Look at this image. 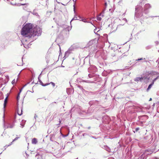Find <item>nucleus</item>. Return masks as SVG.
<instances>
[{"instance_id":"7","label":"nucleus","mask_w":159,"mask_h":159,"mask_svg":"<svg viewBox=\"0 0 159 159\" xmlns=\"http://www.w3.org/2000/svg\"><path fill=\"white\" fill-rule=\"evenodd\" d=\"M73 50V48H70L69 49L66 51L65 54V56L64 57V58H65L64 59H66V57H67L69 54Z\"/></svg>"},{"instance_id":"18","label":"nucleus","mask_w":159,"mask_h":159,"mask_svg":"<svg viewBox=\"0 0 159 159\" xmlns=\"http://www.w3.org/2000/svg\"><path fill=\"white\" fill-rule=\"evenodd\" d=\"M93 40H91V41H89L88 43V45L89 46L91 45L92 44H93Z\"/></svg>"},{"instance_id":"23","label":"nucleus","mask_w":159,"mask_h":159,"mask_svg":"<svg viewBox=\"0 0 159 159\" xmlns=\"http://www.w3.org/2000/svg\"><path fill=\"white\" fill-rule=\"evenodd\" d=\"M143 60V62H146V61L145 60V58H144V59H142V58H140V59H139L137 60H136L137 61H140V60Z\"/></svg>"},{"instance_id":"22","label":"nucleus","mask_w":159,"mask_h":159,"mask_svg":"<svg viewBox=\"0 0 159 159\" xmlns=\"http://www.w3.org/2000/svg\"><path fill=\"white\" fill-rule=\"evenodd\" d=\"M140 129V128L139 127L137 128H135V130L134 131V132L135 133V132H138Z\"/></svg>"},{"instance_id":"5","label":"nucleus","mask_w":159,"mask_h":159,"mask_svg":"<svg viewBox=\"0 0 159 159\" xmlns=\"http://www.w3.org/2000/svg\"><path fill=\"white\" fill-rule=\"evenodd\" d=\"M149 74H151V75H157V77L153 80L152 83L148 86L147 89V91L149 90L151 88L152 86L154 84V82L156 81L157 79L159 78V74H158L156 72L152 71L150 72Z\"/></svg>"},{"instance_id":"8","label":"nucleus","mask_w":159,"mask_h":159,"mask_svg":"<svg viewBox=\"0 0 159 159\" xmlns=\"http://www.w3.org/2000/svg\"><path fill=\"white\" fill-rule=\"evenodd\" d=\"M147 152H144L138 158V159H146L147 156L149 153H147Z\"/></svg>"},{"instance_id":"52","label":"nucleus","mask_w":159,"mask_h":159,"mask_svg":"<svg viewBox=\"0 0 159 159\" xmlns=\"http://www.w3.org/2000/svg\"><path fill=\"white\" fill-rule=\"evenodd\" d=\"M99 31V30L98 31H97V32H98Z\"/></svg>"},{"instance_id":"44","label":"nucleus","mask_w":159,"mask_h":159,"mask_svg":"<svg viewBox=\"0 0 159 159\" xmlns=\"http://www.w3.org/2000/svg\"><path fill=\"white\" fill-rule=\"evenodd\" d=\"M105 6H107V3H106V2H105Z\"/></svg>"},{"instance_id":"28","label":"nucleus","mask_w":159,"mask_h":159,"mask_svg":"<svg viewBox=\"0 0 159 159\" xmlns=\"http://www.w3.org/2000/svg\"><path fill=\"white\" fill-rule=\"evenodd\" d=\"M155 43L156 44V45H157L158 43H159V42L158 41H156L155 42Z\"/></svg>"},{"instance_id":"46","label":"nucleus","mask_w":159,"mask_h":159,"mask_svg":"<svg viewBox=\"0 0 159 159\" xmlns=\"http://www.w3.org/2000/svg\"><path fill=\"white\" fill-rule=\"evenodd\" d=\"M79 87L80 88H82V87L81 86H79Z\"/></svg>"},{"instance_id":"43","label":"nucleus","mask_w":159,"mask_h":159,"mask_svg":"<svg viewBox=\"0 0 159 159\" xmlns=\"http://www.w3.org/2000/svg\"><path fill=\"white\" fill-rule=\"evenodd\" d=\"M23 45H24V47H25V48H26V47H25V44H24L23 43Z\"/></svg>"},{"instance_id":"13","label":"nucleus","mask_w":159,"mask_h":159,"mask_svg":"<svg viewBox=\"0 0 159 159\" xmlns=\"http://www.w3.org/2000/svg\"><path fill=\"white\" fill-rule=\"evenodd\" d=\"M37 143V139L35 138H33L32 140V143L33 144H35Z\"/></svg>"},{"instance_id":"11","label":"nucleus","mask_w":159,"mask_h":159,"mask_svg":"<svg viewBox=\"0 0 159 159\" xmlns=\"http://www.w3.org/2000/svg\"><path fill=\"white\" fill-rule=\"evenodd\" d=\"M20 137H16L14 139H13L12 141V142L10 143V144L9 145H7V146H5L4 147L5 148V149L6 148H7V147H8L10 146L11 144H12V143L13 142L16 141V140H17Z\"/></svg>"},{"instance_id":"3","label":"nucleus","mask_w":159,"mask_h":159,"mask_svg":"<svg viewBox=\"0 0 159 159\" xmlns=\"http://www.w3.org/2000/svg\"><path fill=\"white\" fill-rule=\"evenodd\" d=\"M42 30L39 27L36 26L32 29L31 32L32 37L36 36H40L41 35Z\"/></svg>"},{"instance_id":"15","label":"nucleus","mask_w":159,"mask_h":159,"mask_svg":"<svg viewBox=\"0 0 159 159\" xmlns=\"http://www.w3.org/2000/svg\"><path fill=\"white\" fill-rule=\"evenodd\" d=\"M147 152V153H149V154H151L153 152V151L152 150H151L150 149H147L146 150L145 152Z\"/></svg>"},{"instance_id":"37","label":"nucleus","mask_w":159,"mask_h":159,"mask_svg":"<svg viewBox=\"0 0 159 159\" xmlns=\"http://www.w3.org/2000/svg\"><path fill=\"white\" fill-rule=\"evenodd\" d=\"M94 33H95L96 31H97V30L96 29H94Z\"/></svg>"},{"instance_id":"32","label":"nucleus","mask_w":159,"mask_h":159,"mask_svg":"<svg viewBox=\"0 0 159 159\" xmlns=\"http://www.w3.org/2000/svg\"><path fill=\"white\" fill-rule=\"evenodd\" d=\"M123 20H124V21H126V22H127V20L126 18H124L123 19Z\"/></svg>"},{"instance_id":"41","label":"nucleus","mask_w":159,"mask_h":159,"mask_svg":"<svg viewBox=\"0 0 159 159\" xmlns=\"http://www.w3.org/2000/svg\"><path fill=\"white\" fill-rule=\"evenodd\" d=\"M152 100V98H150V99L149 100V101H151Z\"/></svg>"},{"instance_id":"38","label":"nucleus","mask_w":159,"mask_h":159,"mask_svg":"<svg viewBox=\"0 0 159 159\" xmlns=\"http://www.w3.org/2000/svg\"><path fill=\"white\" fill-rule=\"evenodd\" d=\"M26 4H25V3H23V4H20V5H26Z\"/></svg>"},{"instance_id":"17","label":"nucleus","mask_w":159,"mask_h":159,"mask_svg":"<svg viewBox=\"0 0 159 159\" xmlns=\"http://www.w3.org/2000/svg\"><path fill=\"white\" fill-rule=\"evenodd\" d=\"M33 13L34 15H35L36 16H38V13L36 12V10H34L33 12Z\"/></svg>"},{"instance_id":"47","label":"nucleus","mask_w":159,"mask_h":159,"mask_svg":"<svg viewBox=\"0 0 159 159\" xmlns=\"http://www.w3.org/2000/svg\"><path fill=\"white\" fill-rule=\"evenodd\" d=\"M155 159H159V158H156Z\"/></svg>"},{"instance_id":"19","label":"nucleus","mask_w":159,"mask_h":159,"mask_svg":"<svg viewBox=\"0 0 159 159\" xmlns=\"http://www.w3.org/2000/svg\"><path fill=\"white\" fill-rule=\"evenodd\" d=\"M78 20V18L77 17V16H74V17L72 19V20H71V21H70V23L73 20Z\"/></svg>"},{"instance_id":"45","label":"nucleus","mask_w":159,"mask_h":159,"mask_svg":"<svg viewBox=\"0 0 159 159\" xmlns=\"http://www.w3.org/2000/svg\"><path fill=\"white\" fill-rule=\"evenodd\" d=\"M10 3H11V5H14V4L12 3L11 2Z\"/></svg>"},{"instance_id":"2","label":"nucleus","mask_w":159,"mask_h":159,"mask_svg":"<svg viewBox=\"0 0 159 159\" xmlns=\"http://www.w3.org/2000/svg\"><path fill=\"white\" fill-rule=\"evenodd\" d=\"M143 8L140 6H137L135 8V19L141 17L142 16Z\"/></svg>"},{"instance_id":"50","label":"nucleus","mask_w":159,"mask_h":159,"mask_svg":"<svg viewBox=\"0 0 159 159\" xmlns=\"http://www.w3.org/2000/svg\"><path fill=\"white\" fill-rule=\"evenodd\" d=\"M150 17H154V16H150Z\"/></svg>"},{"instance_id":"26","label":"nucleus","mask_w":159,"mask_h":159,"mask_svg":"<svg viewBox=\"0 0 159 159\" xmlns=\"http://www.w3.org/2000/svg\"><path fill=\"white\" fill-rule=\"evenodd\" d=\"M22 109H21V112L20 113H19V112L18 111L17 112H18V114L19 115H22Z\"/></svg>"},{"instance_id":"35","label":"nucleus","mask_w":159,"mask_h":159,"mask_svg":"<svg viewBox=\"0 0 159 159\" xmlns=\"http://www.w3.org/2000/svg\"><path fill=\"white\" fill-rule=\"evenodd\" d=\"M108 159H114L112 157H110L108 158Z\"/></svg>"},{"instance_id":"40","label":"nucleus","mask_w":159,"mask_h":159,"mask_svg":"<svg viewBox=\"0 0 159 159\" xmlns=\"http://www.w3.org/2000/svg\"><path fill=\"white\" fill-rule=\"evenodd\" d=\"M62 135V136H63L64 137H66V136H67V135Z\"/></svg>"},{"instance_id":"24","label":"nucleus","mask_w":159,"mask_h":159,"mask_svg":"<svg viewBox=\"0 0 159 159\" xmlns=\"http://www.w3.org/2000/svg\"><path fill=\"white\" fill-rule=\"evenodd\" d=\"M151 48V46H147V47H146V48L147 49H148Z\"/></svg>"},{"instance_id":"16","label":"nucleus","mask_w":159,"mask_h":159,"mask_svg":"<svg viewBox=\"0 0 159 159\" xmlns=\"http://www.w3.org/2000/svg\"><path fill=\"white\" fill-rule=\"evenodd\" d=\"M141 77H136L134 79V80L135 81H141Z\"/></svg>"},{"instance_id":"31","label":"nucleus","mask_w":159,"mask_h":159,"mask_svg":"<svg viewBox=\"0 0 159 159\" xmlns=\"http://www.w3.org/2000/svg\"><path fill=\"white\" fill-rule=\"evenodd\" d=\"M57 115V114L56 113H54V114H53V118H54L55 117V116Z\"/></svg>"},{"instance_id":"36","label":"nucleus","mask_w":159,"mask_h":159,"mask_svg":"<svg viewBox=\"0 0 159 159\" xmlns=\"http://www.w3.org/2000/svg\"><path fill=\"white\" fill-rule=\"evenodd\" d=\"M38 116L37 115H36V114H35L34 116V118H36V117H37Z\"/></svg>"},{"instance_id":"14","label":"nucleus","mask_w":159,"mask_h":159,"mask_svg":"<svg viewBox=\"0 0 159 159\" xmlns=\"http://www.w3.org/2000/svg\"><path fill=\"white\" fill-rule=\"evenodd\" d=\"M104 148L108 152H111V149L109 147L107 146H104Z\"/></svg>"},{"instance_id":"39","label":"nucleus","mask_w":159,"mask_h":159,"mask_svg":"<svg viewBox=\"0 0 159 159\" xmlns=\"http://www.w3.org/2000/svg\"><path fill=\"white\" fill-rule=\"evenodd\" d=\"M20 125L22 126V128H23L24 126V125H22L21 124Z\"/></svg>"},{"instance_id":"12","label":"nucleus","mask_w":159,"mask_h":159,"mask_svg":"<svg viewBox=\"0 0 159 159\" xmlns=\"http://www.w3.org/2000/svg\"><path fill=\"white\" fill-rule=\"evenodd\" d=\"M41 74H40V75H39V76L38 77V79L39 80V81L40 82V83L43 86H46L47 85H48L49 84H48V83H46V84H43V83H42V82L40 80H39V76L40 75H41Z\"/></svg>"},{"instance_id":"27","label":"nucleus","mask_w":159,"mask_h":159,"mask_svg":"<svg viewBox=\"0 0 159 159\" xmlns=\"http://www.w3.org/2000/svg\"><path fill=\"white\" fill-rule=\"evenodd\" d=\"M15 79H14V80H13L12 81V82H11V83H12V84H14L15 83Z\"/></svg>"},{"instance_id":"1","label":"nucleus","mask_w":159,"mask_h":159,"mask_svg":"<svg viewBox=\"0 0 159 159\" xmlns=\"http://www.w3.org/2000/svg\"><path fill=\"white\" fill-rule=\"evenodd\" d=\"M32 28L33 26L32 24L30 23L26 24L21 30V34L23 36L25 37L31 38Z\"/></svg>"},{"instance_id":"49","label":"nucleus","mask_w":159,"mask_h":159,"mask_svg":"<svg viewBox=\"0 0 159 159\" xmlns=\"http://www.w3.org/2000/svg\"><path fill=\"white\" fill-rule=\"evenodd\" d=\"M21 91V89L20 90V93H20V92Z\"/></svg>"},{"instance_id":"25","label":"nucleus","mask_w":159,"mask_h":159,"mask_svg":"<svg viewBox=\"0 0 159 159\" xmlns=\"http://www.w3.org/2000/svg\"><path fill=\"white\" fill-rule=\"evenodd\" d=\"M20 93H19L18 95V96H17V99L18 100L20 98Z\"/></svg>"},{"instance_id":"29","label":"nucleus","mask_w":159,"mask_h":159,"mask_svg":"<svg viewBox=\"0 0 159 159\" xmlns=\"http://www.w3.org/2000/svg\"><path fill=\"white\" fill-rule=\"evenodd\" d=\"M50 83H51L52 84V85L53 86H55V84L54 83H53L52 82H51Z\"/></svg>"},{"instance_id":"48","label":"nucleus","mask_w":159,"mask_h":159,"mask_svg":"<svg viewBox=\"0 0 159 159\" xmlns=\"http://www.w3.org/2000/svg\"><path fill=\"white\" fill-rule=\"evenodd\" d=\"M117 27L115 29V30H116L117 29Z\"/></svg>"},{"instance_id":"21","label":"nucleus","mask_w":159,"mask_h":159,"mask_svg":"<svg viewBox=\"0 0 159 159\" xmlns=\"http://www.w3.org/2000/svg\"><path fill=\"white\" fill-rule=\"evenodd\" d=\"M81 20L82 21L84 22H87V23H89V22H88V21H87L86 19H82L81 20Z\"/></svg>"},{"instance_id":"30","label":"nucleus","mask_w":159,"mask_h":159,"mask_svg":"<svg viewBox=\"0 0 159 159\" xmlns=\"http://www.w3.org/2000/svg\"><path fill=\"white\" fill-rule=\"evenodd\" d=\"M59 125L61 123V119H59Z\"/></svg>"},{"instance_id":"9","label":"nucleus","mask_w":159,"mask_h":159,"mask_svg":"<svg viewBox=\"0 0 159 159\" xmlns=\"http://www.w3.org/2000/svg\"><path fill=\"white\" fill-rule=\"evenodd\" d=\"M141 82H147L149 80V78L146 76L141 77Z\"/></svg>"},{"instance_id":"42","label":"nucleus","mask_w":159,"mask_h":159,"mask_svg":"<svg viewBox=\"0 0 159 159\" xmlns=\"http://www.w3.org/2000/svg\"><path fill=\"white\" fill-rule=\"evenodd\" d=\"M78 17H79V19H81V17L80 16H79Z\"/></svg>"},{"instance_id":"20","label":"nucleus","mask_w":159,"mask_h":159,"mask_svg":"<svg viewBox=\"0 0 159 159\" xmlns=\"http://www.w3.org/2000/svg\"><path fill=\"white\" fill-rule=\"evenodd\" d=\"M101 15V14L99 15V16H98L97 17V20H101L102 19V18L101 17H100V16Z\"/></svg>"},{"instance_id":"33","label":"nucleus","mask_w":159,"mask_h":159,"mask_svg":"<svg viewBox=\"0 0 159 159\" xmlns=\"http://www.w3.org/2000/svg\"><path fill=\"white\" fill-rule=\"evenodd\" d=\"M89 78H91L92 77V76L90 74H89Z\"/></svg>"},{"instance_id":"51","label":"nucleus","mask_w":159,"mask_h":159,"mask_svg":"<svg viewBox=\"0 0 159 159\" xmlns=\"http://www.w3.org/2000/svg\"><path fill=\"white\" fill-rule=\"evenodd\" d=\"M23 42H24V39H23Z\"/></svg>"},{"instance_id":"10","label":"nucleus","mask_w":159,"mask_h":159,"mask_svg":"<svg viewBox=\"0 0 159 159\" xmlns=\"http://www.w3.org/2000/svg\"><path fill=\"white\" fill-rule=\"evenodd\" d=\"M9 95V94H8V93L7 94V96L6 98H5V99L4 100V108H5V107L6 105V104L7 103L8 98V96Z\"/></svg>"},{"instance_id":"53","label":"nucleus","mask_w":159,"mask_h":159,"mask_svg":"<svg viewBox=\"0 0 159 159\" xmlns=\"http://www.w3.org/2000/svg\"><path fill=\"white\" fill-rule=\"evenodd\" d=\"M25 41H27V40H25Z\"/></svg>"},{"instance_id":"4","label":"nucleus","mask_w":159,"mask_h":159,"mask_svg":"<svg viewBox=\"0 0 159 159\" xmlns=\"http://www.w3.org/2000/svg\"><path fill=\"white\" fill-rule=\"evenodd\" d=\"M5 115L4 114L3 116V125L4 130L7 128H12L15 126V124L14 123H9L8 122H6L5 121Z\"/></svg>"},{"instance_id":"6","label":"nucleus","mask_w":159,"mask_h":159,"mask_svg":"<svg viewBox=\"0 0 159 159\" xmlns=\"http://www.w3.org/2000/svg\"><path fill=\"white\" fill-rule=\"evenodd\" d=\"M151 7L150 5L148 3L146 4L144 6V13L147 14L149 12L148 9Z\"/></svg>"},{"instance_id":"34","label":"nucleus","mask_w":159,"mask_h":159,"mask_svg":"<svg viewBox=\"0 0 159 159\" xmlns=\"http://www.w3.org/2000/svg\"><path fill=\"white\" fill-rule=\"evenodd\" d=\"M74 13H75V5H74Z\"/></svg>"}]
</instances>
